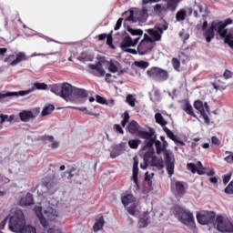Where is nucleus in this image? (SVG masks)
Wrapping results in <instances>:
<instances>
[{
	"mask_svg": "<svg viewBox=\"0 0 233 233\" xmlns=\"http://www.w3.org/2000/svg\"><path fill=\"white\" fill-rule=\"evenodd\" d=\"M164 30H168V25H163V27H155L154 29H147V32L149 34L144 35V38L139 43L137 48V54L139 56H147L154 50L156 46V41H161V35Z\"/></svg>",
	"mask_w": 233,
	"mask_h": 233,
	"instance_id": "1",
	"label": "nucleus"
},
{
	"mask_svg": "<svg viewBox=\"0 0 233 233\" xmlns=\"http://www.w3.org/2000/svg\"><path fill=\"white\" fill-rule=\"evenodd\" d=\"M35 212L45 228L48 227V221H57L61 218V213L55 207L50 206V204L46 208L35 207Z\"/></svg>",
	"mask_w": 233,
	"mask_h": 233,
	"instance_id": "2",
	"label": "nucleus"
},
{
	"mask_svg": "<svg viewBox=\"0 0 233 233\" xmlns=\"http://www.w3.org/2000/svg\"><path fill=\"white\" fill-rule=\"evenodd\" d=\"M127 32H129L131 35H137V37L132 38L129 35L124 36L122 42L120 43V48H122L124 52H129V54H137V51L136 49H130V47L137 46V43H139V39H141V36L143 35V30L128 27Z\"/></svg>",
	"mask_w": 233,
	"mask_h": 233,
	"instance_id": "3",
	"label": "nucleus"
},
{
	"mask_svg": "<svg viewBox=\"0 0 233 233\" xmlns=\"http://www.w3.org/2000/svg\"><path fill=\"white\" fill-rule=\"evenodd\" d=\"M232 23L233 21L230 18L226 19L225 22H213L211 24V28L205 32L207 43H210V41L214 39V32H217L220 37H227V30L225 28H227L228 25H232Z\"/></svg>",
	"mask_w": 233,
	"mask_h": 233,
	"instance_id": "4",
	"label": "nucleus"
},
{
	"mask_svg": "<svg viewBox=\"0 0 233 233\" xmlns=\"http://www.w3.org/2000/svg\"><path fill=\"white\" fill-rule=\"evenodd\" d=\"M26 225V220L25 219V214L20 209H16L9 217V230L15 233H20L23 230V227Z\"/></svg>",
	"mask_w": 233,
	"mask_h": 233,
	"instance_id": "5",
	"label": "nucleus"
},
{
	"mask_svg": "<svg viewBox=\"0 0 233 233\" xmlns=\"http://www.w3.org/2000/svg\"><path fill=\"white\" fill-rule=\"evenodd\" d=\"M155 147L158 156L164 151L167 172L170 177L174 176V155L172 152L165 150V147H163L159 140L155 141Z\"/></svg>",
	"mask_w": 233,
	"mask_h": 233,
	"instance_id": "6",
	"label": "nucleus"
},
{
	"mask_svg": "<svg viewBox=\"0 0 233 233\" xmlns=\"http://www.w3.org/2000/svg\"><path fill=\"white\" fill-rule=\"evenodd\" d=\"M127 212L130 216H138V228H147L150 225V213L144 211L139 215V209L136 206L127 208Z\"/></svg>",
	"mask_w": 233,
	"mask_h": 233,
	"instance_id": "7",
	"label": "nucleus"
},
{
	"mask_svg": "<svg viewBox=\"0 0 233 233\" xmlns=\"http://www.w3.org/2000/svg\"><path fill=\"white\" fill-rule=\"evenodd\" d=\"M176 216L177 219H179L181 223H183V225H186V227H188L191 230H194V228H196L194 215H192V213H190L189 211L179 208L178 211H177Z\"/></svg>",
	"mask_w": 233,
	"mask_h": 233,
	"instance_id": "8",
	"label": "nucleus"
},
{
	"mask_svg": "<svg viewBox=\"0 0 233 233\" xmlns=\"http://www.w3.org/2000/svg\"><path fill=\"white\" fill-rule=\"evenodd\" d=\"M187 170H190L192 174H198V176H214L216 174L214 172V169L207 168L203 167V164H201L200 161L197 162V164L194 163H187Z\"/></svg>",
	"mask_w": 233,
	"mask_h": 233,
	"instance_id": "9",
	"label": "nucleus"
},
{
	"mask_svg": "<svg viewBox=\"0 0 233 233\" xmlns=\"http://www.w3.org/2000/svg\"><path fill=\"white\" fill-rule=\"evenodd\" d=\"M217 228L219 232H233V224L227 215H218Z\"/></svg>",
	"mask_w": 233,
	"mask_h": 233,
	"instance_id": "10",
	"label": "nucleus"
},
{
	"mask_svg": "<svg viewBox=\"0 0 233 233\" xmlns=\"http://www.w3.org/2000/svg\"><path fill=\"white\" fill-rule=\"evenodd\" d=\"M148 77H153L157 81H167L168 79V71L159 67H152L147 71Z\"/></svg>",
	"mask_w": 233,
	"mask_h": 233,
	"instance_id": "11",
	"label": "nucleus"
},
{
	"mask_svg": "<svg viewBox=\"0 0 233 233\" xmlns=\"http://www.w3.org/2000/svg\"><path fill=\"white\" fill-rule=\"evenodd\" d=\"M194 107L199 112L206 125H210V118H208V116L207 115V112L209 110L208 104L207 102L203 104V102L197 100L194 103Z\"/></svg>",
	"mask_w": 233,
	"mask_h": 233,
	"instance_id": "12",
	"label": "nucleus"
},
{
	"mask_svg": "<svg viewBox=\"0 0 233 233\" xmlns=\"http://www.w3.org/2000/svg\"><path fill=\"white\" fill-rule=\"evenodd\" d=\"M214 218H216V213L214 212L198 213L197 215V219L200 225H208V223H212Z\"/></svg>",
	"mask_w": 233,
	"mask_h": 233,
	"instance_id": "13",
	"label": "nucleus"
},
{
	"mask_svg": "<svg viewBox=\"0 0 233 233\" xmlns=\"http://www.w3.org/2000/svg\"><path fill=\"white\" fill-rule=\"evenodd\" d=\"M74 94V87L68 83L62 84L60 97L65 101H70V96Z\"/></svg>",
	"mask_w": 233,
	"mask_h": 233,
	"instance_id": "14",
	"label": "nucleus"
},
{
	"mask_svg": "<svg viewBox=\"0 0 233 233\" xmlns=\"http://www.w3.org/2000/svg\"><path fill=\"white\" fill-rule=\"evenodd\" d=\"M37 114H39V109L34 111L24 110L19 113V117L21 121L26 123L27 121H30V119H35V117H37Z\"/></svg>",
	"mask_w": 233,
	"mask_h": 233,
	"instance_id": "15",
	"label": "nucleus"
},
{
	"mask_svg": "<svg viewBox=\"0 0 233 233\" xmlns=\"http://www.w3.org/2000/svg\"><path fill=\"white\" fill-rule=\"evenodd\" d=\"M10 174H15V176H25V168L19 162H15L11 165V168L9 169Z\"/></svg>",
	"mask_w": 233,
	"mask_h": 233,
	"instance_id": "16",
	"label": "nucleus"
},
{
	"mask_svg": "<svg viewBox=\"0 0 233 233\" xmlns=\"http://www.w3.org/2000/svg\"><path fill=\"white\" fill-rule=\"evenodd\" d=\"M164 132H166L167 137L174 141V143H176L177 145H180L181 147H185V142L179 140V138L176 135H174V132L168 129V127H164Z\"/></svg>",
	"mask_w": 233,
	"mask_h": 233,
	"instance_id": "17",
	"label": "nucleus"
},
{
	"mask_svg": "<svg viewBox=\"0 0 233 233\" xmlns=\"http://www.w3.org/2000/svg\"><path fill=\"white\" fill-rule=\"evenodd\" d=\"M89 68L94 70L93 74L97 77H103V76H105V69H103V66H101V64L89 65Z\"/></svg>",
	"mask_w": 233,
	"mask_h": 233,
	"instance_id": "18",
	"label": "nucleus"
},
{
	"mask_svg": "<svg viewBox=\"0 0 233 233\" xmlns=\"http://www.w3.org/2000/svg\"><path fill=\"white\" fill-rule=\"evenodd\" d=\"M139 160L137 157H133V181L137 185V176L139 174Z\"/></svg>",
	"mask_w": 233,
	"mask_h": 233,
	"instance_id": "19",
	"label": "nucleus"
},
{
	"mask_svg": "<svg viewBox=\"0 0 233 233\" xmlns=\"http://www.w3.org/2000/svg\"><path fill=\"white\" fill-rule=\"evenodd\" d=\"M172 188H175L178 196H183L185 194V184L181 181H175L171 184Z\"/></svg>",
	"mask_w": 233,
	"mask_h": 233,
	"instance_id": "20",
	"label": "nucleus"
},
{
	"mask_svg": "<svg viewBox=\"0 0 233 233\" xmlns=\"http://www.w3.org/2000/svg\"><path fill=\"white\" fill-rule=\"evenodd\" d=\"M121 201L125 208H127L128 205H132V203L136 202V198H134V195L132 194H126L121 197Z\"/></svg>",
	"mask_w": 233,
	"mask_h": 233,
	"instance_id": "21",
	"label": "nucleus"
},
{
	"mask_svg": "<svg viewBox=\"0 0 233 233\" xmlns=\"http://www.w3.org/2000/svg\"><path fill=\"white\" fill-rule=\"evenodd\" d=\"M73 96H75L78 99H85V97H88V94L86 93V90L80 89L77 87H74Z\"/></svg>",
	"mask_w": 233,
	"mask_h": 233,
	"instance_id": "22",
	"label": "nucleus"
},
{
	"mask_svg": "<svg viewBox=\"0 0 233 233\" xmlns=\"http://www.w3.org/2000/svg\"><path fill=\"white\" fill-rule=\"evenodd\" d=\"M26 59H28V57H26V55H25V53L23 52H20L16 54V57L14 61L11 62L10 66H16V65H19V63H21V61H26Z\"/></svg>",
	"mask_w": 233,
	"mask_h": 233,
	"instance_id": "23",
	"label": "nucleus"
},
{
	"mask_svg": "<svg viewBox=\"0 0 233 233\" xmlns=\"http://www.w3.org/2000/svg\"><path fill=\"white\" fill-rule=\"evenodd\" d=\"M139 128V124H137V122H136L135 120H132L127 125V131L129 132V134H137Z\"/></svg>",
	"mask_w": 233,
	"mask_h": 233,
	"instance_id": "24",
	"label": "nucleus"
},
{
	"mask_svg": "<svg viewBox=\"0 0 233 233\" xmlns=\"http://www.w3.org/2000/svg\"><path fill=\"white\" fill-rule=\"evenodd\" d=\"M107 67L109 72L116 74V72L119 71V62L116 60H110L107 62Z\"/></svg>",
	"mask_w": 233,
	"mask_h": 233,
	"instance_id": "25",
	"label": "nucleus"
},
{
	"mask_svg": "<svg viewBox=\"0 0 233 233\" xmlns=\"http://www.w3.org/2000/svg\"><path fill=\"white\" fill-rule=\"evenodd\" d=\"M123 154V151L118 147L117 145H113L111 147V151H110V158L111 159H116V157L121 156Z\"/></svg>",
	"mask_w": 233,
	"mask_h": 233,
	"instance_id": "26",
	"label": "nucleus"
},
{
	"mask_svg": "<svg viewBox=\"0 0 233 233\" xmlns=\"http://www.w3.org/2000/svg\"><path fill=\"white\" fill-rule=\"evenodd\" d=\"M33 203H34V198H32V194L30 193H27L25 197H24L20 200V205H22V207H26L28 205H32Z\"/></svg>",
	"mask_w": 233,
	"mask_h": 233,
	"instance_id": "27",
	"label": "nucleus"
},
{
	"mask_svg": "<svg viewBox=\"0 0 233 233\" xmlns=\"http://www.w3.org/2000/svg\"><path fill=\"white\" fill-rule=\"evenodd\" d=\"M182 110H184V112L187 113L188 116H192L193 117L198 118V116H196V114H194V108L192 107V105H190V103L186 102L184 104V106H182Z\"/></svg>",
	"mask_w": 233,
	"mask_h": 233,
	"instance_id": "28",
	"label": "nucleus"
},
{
	"mask_svg": "<svg viewBox=\"0 0 233 233\" xmlns=\"http://www.w3.org/2000/svg\"><path fill=\"white\" fill-rule=\"evenodd\" d=\"M137 134L141 139H147L146 143L147 147H152V141H148V139H150V134L148 132L138 130Z\"/></svg>",
	"mask_w": 233,
	"mask_h": 233,
	"instance_id": "29",
	"label": "nucleus"
},
{
	"mask_svg": "<svg viewBox=\"0 0 233 233\" xmlns=\"http://www.w3.org/2000/svg\"><path fill=\"white\" fill-rule=\"evenodd\" d=\"M46 141H47V143H50V147L51 148H53L54 150H56V148H59V142H57L56 140L54 139V137L52 136H46Z\"/></svg>",
	"mask_w": 233,
	"mask_h": 233,
	"instance_id": "30",
	"label": "nucleus"
},
{
	"mask_svg": "<svg viewBox=\"0 0 233 233\" xmlns=\"http://www.w3.org/2000/svg\"><path fill=\"white\" fill-rule=\"evenodd\" d=\"M19 233H37L35 227L25 224Z\"/></svg>",
	"mask_w": 233,
	"mask_h": 233,
	"instance_id": "31",
	"label": "nucleus"
},
{
	"mask_svg": "<svg viewBox=\"0 0 233 233\" xmlns=\"http://www.w3.org/2000/svg\"><path fill=\"white\" fill-rule=\"evenodd\" d=\"M34 92V89L29 88L25 91H19V92H8V96H11V97H14V96H28V94H32Z\"/></svg>",
	"mask_w": 233,
	"mask_h": 233,
	"instance_id": "32",
	"label": "nucleus"
},
{
	"mask_svg": "<svg viewBox=\"0 0 233 233\" xmlns=\"http://www.w3.org/2000/svg\"><path fill=\"white\" fill-rule=\"evenodd\" d=\"M138 21H145L148 17V10L144 7L140 12L137 13Z\"/></svg>",
	"mask_w": 233,
	"mask_h": 233,
	"instance_id": "33",
	"label": "nucleus"
},
{
	"mask_svg": "<svg viewBox=\"0 0 233 233\" xmlns=\"http://www.w3.org/2000/svg\"><path fill=\"white\" fill-rule=\"evenodd\" d=\"M15 117V116L11 115H0V125H3L4 123H11L12 121H14V118Z\"/></svg>",
	"mask_w": 233,
	"mask_h": 233,
	"instance_id": "34",
	"label": "nucleus"
},
{
	"mask_svg": "<svg viewBox=\"0 0 233 233\" xmlns=\"http://www.w3.org/2000/svg\"><path fill=\"white\" fill-rule=\"evenodd\" d=\"M127 145L132 148L133 150H137L139 147V145H141V140L139 139H130L127 142Z\"/></svg>",
	"mask_w": 233,
	"mask_h": 233,
	"instance_id": "35",
	"label": "nucleus"
},
{
	"mask_svg": "<svg viewBox=\"0 0 233 233\" xmlns=\"http://www.w3.org/2000/svg\"><path fill=\"white\" fill-rule=\"evenodd\" d=\"M177 21H185L187 19V10L180 9L176 15Z\"/></svg>",
	"mask_w": 233,
	"mask_h": 233,
	"instance_id": "36",
	"label": "nucleus"
},
{
	"mask_svg": "<svg viewBox=\"0 0 233 233\" xmlns=\"http://www.w3.org/2000/svg\"><path fill=\"white\" fill-rule=\"evenodd\" d=\"M155 119H156V123H157L161 127H165L167 125V121L165 120V118H163V116L161 115V113H157L155 115Z\"/></svg>",
	"mask_w": 233,
	"mask_h": 233,
	"instance_id": "37",
	"label": "nucleus"
},
{
	"mask_svg": "<svg viewBox=\"0 0 233 233\" xmlns=\"http://www.w3.org/2000/svg\"><path fill=\"white\" fill-rule=\"evenodd\" d=\"M105 225V219L103 218H100L96 223L94 225L93 228L95 232H99L101 228H103V226Z\"/></svg>",
	"mask_w": 233,
	"mask_h": 233,
	"instance_id": "38",
	"label": "nucleus"
},
{
	"mask_svg": "<svg viewBox=\"0 0 233 233\" xmlns=\"http://www.w3.org/2000/svg\"><path fill=\"white\" fill-rule=\"evenodd\" d=\"M61 88H62V84H55L51 86V92L53 94H56V96H61Z\"/></svg>",
	"mask_w": 233,
	"mask_h": 233,
	"instance_id": "39",
	"label": "nucleus"
},
{
	"mask_svg": "<svg viewBox=\"0 0 233 233\" xmlns=\"http://www.w3.org/2000/svg\"><path fill=\"white\" fill-rule=\"evenodd\" d=\"M48 88V86L45 83H35L33 84L32 89H34V92L35 90H46Z\"/></svg>",
	"mask_w": 233,
	"mask_h": 233,
	"instance_id": "40",
	"label": "nucleus"
},
{
	"mask_svg": "<svg viewBox=\"0 0 233 233\" xmlns=\"http://www.w3.org/2000/svg\"><path fill=\"white\" fill-rule=\"evenodd\" d=\"M213 86L216 90H225L227 88V86L221 82V79H217Z\"/></svg>",
	"mask_w": 233,
	"mask_h": 233,
	"instance_id": "41",
	"label": "nucleus"
},
{
	"mask_svg": "<svg viewBox=\"0 0 233 233\" xmlns=\"http://www.w3.org/2000/svg\"><path fill=\"white\" fill-rule=\"evenodd\" d=\"M154 10L157 14H163L166 10H168L167 5L165 6L164 5L157 4L154 6Z\"/></svg>",
	"mask_w": 233,
	"mask_h": 233,
	"instance_id": "42",
	"label": "nucleus"
},
{
	"mask_svg": "<svg viewBox=\"0 0 233 233\" xmlns=\"http://www.w3.org/2000/svg\"><path fill=\"white\" fill-rule=\"evenodd\" d=\"M55 106L53 105H49L47 106H46L43 111H42V116H50V114H52V112H54L55 110Z\"/></svg>",
	"mask_w": 233,
	"mask_h": 233,
	"instance_id": "43",
	"label": "nucleus"
},
{
	"mask_svg": "<svg viewBox=\"0 0 233 233\" xmlns=\"http://www.w3.org/2000/svg\"><path fill=\"white\" fill-rule=\"evenodd\" d=\"M150 156H152V153H146L144 156V164L140 165V168H142V170H147V167H148V157H150Z\"/></svg>",
	"mask_w": 233,
	"mask_h": 233,
	"instance_id": "44",
	"label": "nucleus"
},
{
	"mask_svg": "<svg viewBox=\"0 0 233 233\" xmlns=\"http://www.w3.org/2000/svg\"><path fill=\"white\" fill-rule=\"evenodd\" d=\"M123 120L121 121V125L123 127V128H125V127H127V123H128V121L130 120V115L128 114V111H126L123 115Z\"/></svg>",
	"mask_w": 233,
	"mask_h": 233,
	"instance_id": "45",
	"label": "nucleus"
},
{
	"mask_svg": "<svg viewBox=\"0 0 233 233\" xmlns=\"http://www.w3.org/2000/svg\"><path fill=\"white\" fill-rule=\"evenodd\" d=\"M126 101L130 106H136V97H134L132 95H127Z\"/></svg>",
	"mask_w": 233,
	"mask_h": 233,
	"instance_id": "46",
	"label": "nucleus"
},
{
	"mask_svg": "<svg viewBox=\"0 0 233 233\" xmlns=\"http://www.w3.org/2000/svg\"><path fill=\"white\" fill-rule=\"evenodd\" d=\"M135 65L136 66H138L139 68H148V62L147 61H137V62H135Z\"/></svg>",
	"mask_w": 233,
	"mask_h": 233,
	"instance_id": "47",
	"label": "nucleus"
},
{
	"mask_svg": "<svg viewBox=\"0 0 233 233\" xmlns=\"http://www.w3.org/2000/svg\"><path fill=\"white\" fill-rule=\"evenodd\" d=\"M200 13L203 12V7L200 5H196L194 6V14H195V17H198V13Z\"/></svg>",
	"mask_w": 233,
	"mask_h": 233,
	"instance_id": "48",
	"label": "nucleus"
},
{
	"mask_svg": "<svg viewBox=\"0 0 233 233\" xmlns=\"http://www.w3.org/2000/svg\"><path fill=\"white\" fill-rule=\"evenodd\" d=\"M226 194H233V180L225 188Z\"/></svg>",
	"mask_w": 233,
	"mask_h": 233,
	"instance_id": "49",
	"label": "nucleus"
},
{
	"mask_svg": "<svg viewBox=\"0 0 233 233\" xmlns=\"http://www.w3.org/2000/svg\"><path fill=\"white\" fill-rule=\"evenodd\" d=\"M223 77L224 79H231V77H233V73L230 70L227 69L223 74Z\"/></svg>",
	"mask_w": 233,
	"mask_h": 233,
	"instance_id": "50",
	"label": "nucleus"
},
{
	"mask_svg": "<svg viewBox=\"0 0 233 233\" xmlns=\"http://www.w3.org/2000/svg\"><path fill=\"white\" fill-rule=\"evenodd\" d=\"M232 177V173H228L226 175L223 176V183L224 185H227V183H228V181H230Z\"/></svg>",
	"mask_w": 233,
	"mask_h": 233,
	"instance_id": "51",
	"label": "nucleus"
},
{
	"mask_svg": "<svg viewBox=\"0 0 233 233\" xmlns=\"http://www.w3.org/2000/svg\"><path fill=\"white\" fill-rule=\"evenodd\" d=\"M211 143H212V145H215L216 147H219V145H221V140H219V138H218V137H212Z\"/></svg>",
	"mask_w": 233,
	"mask_h": 233,
	"instance_id": "52",
	"label": "nucleus"
},
{
	"mask_svg": "<svg viewBox=\"0 0 233 233\" xmlns=\"http://www.w3.org/2000/svg\"><path fill=\"white\" fill-rule=\"evenodd\" d=\"M96 103H100V105H106V99L100 96H96Z\"/></svg>",
	"mask_w": 233,
	"mask_h": 233,
	"instance_id": "53",
	"label": "nucleus"
},
{
	"mask_svg": "<svg viewBox=\"0 0 233 233\" xmlns=\"http://www.w3.org/2000/svg\"><path fill=\"white\" fill-rule=\"evenodd\" d=\"M114 129L116 130V132H118V134H125V131L118 124L114 125Z\"/></svg>",
	"mask_w": 233,
	"mask_h": 233,
	"instance_id": "54",
	"label": "nucleus"
},
{
	"mask_svg": "<svg viewBox=\"0 0 233 233\" xmlns=\"http://www.w3.org/2000/svg\"><path fill=\"white\" fill-rule=\"evenodd\" d=\"M116 146H118L119 149H120L122 152H125V151L128 148V146H127V143H125V142H122V143H120V144H118V145H116Z\"/></svg>",
	"mask_w": 233,
	"mask_h": 233,
	"instance_id": "55",
	"label": "nucleus"
},
{
	"mask_svg": "<svg viewBox=\"0 0 233 233\" xmlns=\"http://www.w3.org/2000/svg\"><path fill=\"white\" fill-rule=\"evenodd\" d=\"M15 56L14 55H9L5 58V63H9V66L11 65L12 61L15 60Z\"/></svg>",
	"mask_w": 233,
	"mask_h": 233,
	"instance_id": "56",
	"label": "nucleus"
},
{
	"mask_svg": "<svg viewBox=\"0 0 233 233\" xmlns=\"http://www.w3.org/2000/svg\"><path fill=\"white\" fill-rule=\"evenodd\" d=\"M208 26V22L205 21L202 25V30L204 32V37H205V33L207 32V30H210V28H212V25H210L209 28H207Z\"/></svg>",
	"mask_w": 233,
	"mask_h": 233,
	"instance_id": "57",
	"label": "nucleus"
},
{
	"mask_svg": "<svg viewBox=\"0 0 233 233\" xmlns=\"http://www.w3.org/2000/svg\"><path fill=\"white\" fill-rule=\"evenodd\" d=\"M172 64L176 70H177V68H179V60H177V58H173Z\"/></svg>",
	"mask_w": 233,
	"mask_h": 233,
	"instance_id": "58",
	"label": "nucleus"
},
{
	"mask_svg": "<svg viewBox=\"0 0 233 233\" xmlns=\"http://www.w3.org/2000/svg\"><path fill=\"white\" fill-rule=\"evenodd\" d=\"M121 25H123V18H119L116 21V26H115V30H119V28H121Z\"/></svg>",
	"mask_w": 233,
	"mask_h": 233,
	"instance_id": "59",
	"label": "nucleus"
},
{
	"mask_svg": "<svg viewBox=\"0 0 233 233\" xmlns=\"http://www.w3.org/2000/svg\"><path fill=\"white\" fill-rule=\"evenodd\" d=\"M7 221H8L7 218L1 221V223H0V230H4L5 229V227H6Z\"/></svg>",
	"mask_w": 233,
	"mask_h": 233,
	"instance_id": "60",
	"label": "nucleus"
},
{
	"mask_svg": "<svg viewBox=\"0 0 233 233\" xmlns=\"http://www.w3.org/2000/svg\"><path fill=\"white\" fill-rule=\"evenodd\" d=\"M74 172H76L75 168L71 169L70 172L66 173V176H67L68 179H72V177H74Z\"/></svg>",
	"mask_w": 233,
	"mask_h": 233,
	"instance_id": "61",
	"label": "nucleus"
},
{
	"mask_svg": "<svg viewBox=\"0 0 233 233\" xmlns=\"http://www.w3.org/2000/svg\"><path fill=\"white\" fill-rule=\"evenodd\" d=\"M180 37H182V39H185V41H187V39H188L190 37V35L187 33H185V31H182L181 33H179Z\"/></svg>",
	"mask_w": 233,
	"mask_h": 233,
	"instance_id": "62",
	"label": "nucleus"
},
{
	"mask_svg": "<svg viewBox=\"0 0 233 233\" xmlns=\"http://www.w3.org/2000/svg\"><path fill=\"white\" fill-rule=\"evenodd\" d=\"M153 177H154V173H151L150 175H148V172H147L145 174V180L146 181H150Z\"/></svg>",
	"mask_w": 233,
	"mask_h": 233,
	"instance_id": "63",
	"label": "nucleus"
},
{
	"mask_svg": "<svg viewBox=\"0 0 233 233\" xmlns=\"http://www.w3.org/2000/svg\"><path fill=\"white\" fill-rule=\"evenodd\" d=\"M226 163H233V155H229L224 158Z\"/></svg>",
	"mask_w": 233,
	"mask_h": 233,
	"instance_id": "64",
	"label": "nucleus"
}]
</instances>
